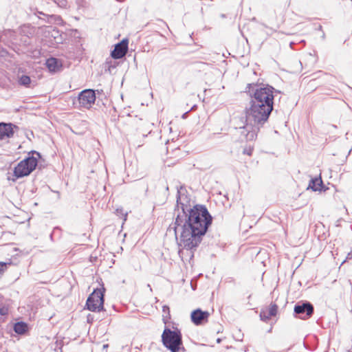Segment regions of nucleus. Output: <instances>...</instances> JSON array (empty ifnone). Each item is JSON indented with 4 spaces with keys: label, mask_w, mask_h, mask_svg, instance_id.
Listing matches in <instances>:
<instances>
[{
    "label": "nucleus",
    "mask_w": 352,
    "mask_h": 352,
    "mask_svg": "<svg viewBox=\"0 0 352 352\" xmlns=\"http://www.w3.org/2000/svg\"><path fill=\"white\" fill-rule=\"evenodd\" d=\"M180 195L181 190H178L177 203L182 206L184 212L177 215L173 229L178 245L188 250H194L201 243L202 236L211 224L212 217L203 206H195L189 210L188 214H186L184 208L185 204Z\"/></svg>",
    "instance_id": "1"
},
{
    "label": "nucleus",
    "mask_w": 352,
    "mask_h": 352,
    "mask_svg": "<svg viewBox=\"0 0 352 352\" xmlns=\"http://www.w3.org/2000/svg\"><path fill=\"white\" fill-rule=\"evenodd\" d=\"M273 107L250 100V106L245 109V116L241 118L237 126L238 133L243 140L254 141L260 129L267 121Z\"/></svg>",
    "instance_id": "2"
},
{
    "label": "nucleus",
    "mask_w": 352,
    "mask_h": 352,
    "mask_svg": "<svg viewBox=\"0 0 352 352\" xmlns=\"http://www.w3.org/2000/svg\"><path fill=\"white\" fill-rule=\"evenodd\" d=\"M248 88L251 97L250 100L273 107L274 92L276 91L273 87L269 85H258L249 84Z\"/></svg>",
    "instance_id": "3"
},
{
    "label": "nucleus",
    "mask_w": 352,
    "mask_h": 352,
    "mask_svg": "<svg viewBox=\"0 0 352 352\" xmlns=\"http://www.w3.org/2000/svg\"><path fill=\"white\" fill-rule=\"evenodd\" d=\"M162 341L164 346L171 352H186L183 346L182 333L178 329L171 330L165 328L162 335Z\"/></svg>",
    "instance_id": "4"
},
{
    "label": "nucleus",
    "mask_w": 352,
    "mask_h": 352,
    "mask_svg": "<svg viewBox=\"0 0 352 352\" xmlns=\"http://www.w3.org/2000/svg\"><path fill=\"white\" fill-rule=\"evenodd\" d=\"M104 290L103 287L94 290L87 300V309L94 312H99L103 309Z\"/></svg>",
    "instance_id": "5"
},
{
    "label": "nucleus",
    "mask_w": 352,
    "mask_h": 352,
    "mask_svg": "<svg viewBox=\"0 0 352 352\" xmlns=\"http://www.w3.org/2000/svg\"><path fill=\"white\" fill-rule=\"evenodd\" d=\"M37 34L43 36L42 39H45L50 45L61 43L63 41L59 30L50 25L40 27L37 30Z\"/></svg>",
    "instance_id": "6"
},
{
    "label": "nucleus",
    "mask_w": 352,
    "mask_h": 352,
    "mask_svg": "<svg viewBox=\"0 0 352 352\" xmlns=\"http://www.w3.org/2000/svg\"><path fill=\"white\" fill-rule=\"evenodd\" d=\"M37 159L29 157L21 161L14 168V173L16 177H22L30 175L36 167Z\"/></svg>",
    "instance_id": "7"
},
{
    "label": "nucleus",
    "mask_w": 352,
    "mask_h": 352,
    "mask_svg": "<svg viewBox=\"0 0 352 352\" xmlns=\"http://www.w3.org/2000/svg\"><path fill=\"white\" fill-rule=\"evenodd\" d=\"M80 104L86 109H89L96 101V94L93 89H85L78 96Z\"/></svg>",
    "instance_id": "8"
},
{
    "label": "nucleus",
    "mask_w": 352,
    "mask_h": 352,
    "mask_svg": "<svg viewBox=\"0 0 352 352\" xmlns=\"http://www.w3.org/2000/svg\"><path fill=\"white\" fill-rule=\"evenodd\" d=\"M294 312L299 315L301 319L305 320L311 317L314 312V307L310 302L297 304L294 307Z\"/></svg>",
    "instance_id": "9"
},
{
    "label": "nucleus",
    "mask_w": 352,
    "mask_h": 352,
    "mask_svg": "<svg viewBox=\"0 0 352 352\" xmlns=\"http://www.w3.org/2000/svg\"><path fill=\"white\" fill-rule=\"evenodd\" d=\"M210 314L208 311H201L200 309L194 310L191 313V320L196 325H200L208 322Z\"/></svg>",
    "instance_id": "10"
},
{
    "label": "nucleus",
    "mask_w": 352,
    "mask_h": 352,
    "mask_svg": "<svg viewBox=\"0 0 352 352\" xmlns=\"http://www.w3.org/2000/svg\"><path fill=\"white\" fill-rule=\"evenodd\" d=\"M128 50V41L123 39L121 42L116 44L114 50L111 52V56L113 58L118 59L124 57Z\"/></svg>",
    "instance_id": "11"
},
{
    "label": "nucleus",
    "mask_w": 352,
    "mask_h": 352,
    "mask_svg": "<svg viewBox=\"0 0 352 352\" xmlns=\"http://www.w3.org/2000/svg\"><path fill=\"white\" fill-rule=\"evenodd\" d=\"M16 126L11 123H0V140L10 138L13 136L14 129Z\"/></svg>",
    "instance_id": "12"
},
{
    "label": "nucleus",
    "mask_w": 352,
    "mask_h": 352,
    "mask_svg": "<svg viewBox=\"0 0 352 352\" xmlns=\"http://www.w3.org/2000/svg\"><path fill=\"white\" fill-rule=\"evenodd\" d=\"M278 311V306L276 304H271L268 307L264 308L261 311V320L266 322L272 316H275Z\"/></svg>",
    "instance_id": "13"
},
{
    "label": "nucleus",
    "mask_w": 352,
    "mask_h": 352,
    "mask_svg": "<svg viewBox=\"0 0 352 352\" xmlns=\"http://www.w3.org/2000/svg\"><path fill=\"white\" fill-rule=\"evenodd\" d=\"M45 65L51 72H59L62 67L61 61L55 58H50L47 59Z\"/></svg>",
    "instance_id": "14"
},
{
    "label": "nucleus",
    "mask_w": 352,
    "mask_h": 352,
    "mask_svg": "<svg viewBox=\"0 0 352 352\" xmlns=\"http://www.w3.org/2000/svg\"><path fill=\"white\" fill-rule=\"evenodd\" d=\"M322 185V181L320 177H315L310 180L308 188L312 189L314 191L320 190Z\"/></svg>",
    "instance_id": "15"
},
{
    "label": "nucleus",
    "mask_w": 352,
    "mask_h": 352,
    "mask_svg": "<svg viewBox=\"0 0 352 352\" xmlns=\"http://www.w3.org/2000/svg\"><path fill=\"white\" fill-rule=\"evenodd\" d=\"M38 13L39 14L43 15L44 16H46L47 19H43L49 23H55L58 24L61 22V19L59 16L54 15V14L47 15V14H45L42 12H38Z\"/></svg>",
    "instance_id": "16"
},
{
    "label": "nucleus",
    "mask_w": 352,
    "mask_h": 352,
    "mask_svg": "<svg viewBox=\"0 0 352 352\" xmlns=\"http://www.w3.org/2000/svg\"><path fill=\"white\" fill-rule=\"evenodd\" d=\"M28 329V326L25 322H16L14 326V331L18 334H23Z\"/></svg>",
    "instance_id": "17"
},
{
    "label": "nucleus",
    "mask_w": 352,
    "mask_h": 352,
    "mask_svg": "<svg viewBox=\"0 0 352 352\" xmlns=\"http://www.w3.org/2000/svg\"><path fill=\"white\" fill-rule=\"evenodd\" d=\"M18 82L20 85L28 87L31 83V79L27 75H22L19 78Z\"/></svg>",
    "instance_id": "18"
},
{
    "label": "nucleus",
    "mask_w": 352,
    "mask_h": 352,
    "mask_svg": "<svg viewBox=\"0 0 352 352\" xmlns=\"http://www.w3.org/2000/svg\"><path fill=\"white\" fill-rule=\"evenodd\" d=\"M9 265H10V263L0 262V276L3 274Z\"/></svg>",
    "instance_id": "19"
},
{
    "label": "nucleus",
    "mask_w": 352,
    "mask_h": 352,
    "mask_svg": "<svg viewBox=\"0 0 352 352\" xmlns=\"http://www.w3.org/2000/svg\"><path fill=\"white\" fill-rule=\"evenodd\" d=\"M58 7L65 8L67 6V0H52Z\"/></svg>",
    "instance_id": "20"
},
{
    "label": "nucleus",
    "mask_w": 352,
    "mask_h": 352,
    "mask_svg": "<svg viewBox=\"0 0 352 352\" xmlns=\"http://www.w3.org/2000/svg\"><path fill=\"white\" fill-rule=\"evenodd\" d=\"M8 314V308L6 306H3L0 308V314L1 316H6Z\"/></svg>",
    "instance_id": "21"
},
{
    "label": "nucleus",
    "mask_w": 352,
    "mask_h": 352,
    "mask_svg": "<svg viewBox=\"0 0 352 352\" xmlns=\"http://www.w3.org/2000/svg\"><path fill=\"white\" fill-rule=\"evenodd\" d=\"M252 148H245L243 151V153L247 154L248 155H252Z\"/></svg>",
    "instance_id": "22"
},
{
    "label": "nucleus",
    "mask_w": 352,
    "mask_h": 352,
    "mask_svg": "<svg viewBox=\"0 0 352 352\" xmlns=\"http://www.w3.org/2000/svg\"><path fill=\"white\" fill-rule=\"evenodd\" d=\"M116 212H117L118 214L120 212L122 214V215L124 216V221L126 220V214L122 213V210L121 209L120 210L117 209Z\"/></svg>",
    "instance_id": "23"
},
{
    "label": "nucleus",
    "mask_w": 352,
    "mask_h": 352,
    "mask_svg": "<svg viewBox=\"0 0 352 352\" xmlns=\"http://www.w3.org/2000/svg\"><path fill=\"white\" fill-rule=\"evenodd\" d=\"M162 311H163V312H164V313H166V312H168H168H169V307H168V306H166V305H164V306H163V307H162Z\"/></svg>",
    "instance_id": "24"
},
{
    "label": "nucleus",
    "mask_w": 352,
    "mask_h": 352,
    "mask_svg": "<svg viewBox=\"0 0 352 352\" xmlns=\"http://www.w3.org/2000/svg\"><path fill=\"white\" fill-rule=\"evenodd\" d=\"M352 258V250H351V252H349L347 254V256H346V259H351Z\"/></svg>",
    "instance_id": "25"
},
{
    "label": "nucleus",
    "mask_w": 352,
    "mask_h": 352,
    "mask_svg": "<svg viewBox=\"0 0 352 352\" xmlns=\"http://www.w3.org/2000/svg\"><path fill=\"white\" fill-rule=\"evenodd\" d=\"M107 346H108V345H107V344H104V345L103 346V347H104V348H107Z\"/></svg>",
    "instance_id": "26"
},
{
    "label": "nucleus",
    "mask_w": 352,
    "mask_h": 352,
    "mask_svg": "<svg viewBox=\"0 0 352 352\" xmlns=\"http://www.w3.org/2000/svg\"><path fill=\"white\" fill-rule=\"evenodd\" d=\"M217 341V342H220L221 340L219 338H218Z\"/></svg>",
    "instance_id": "27"
}]
</instances>
